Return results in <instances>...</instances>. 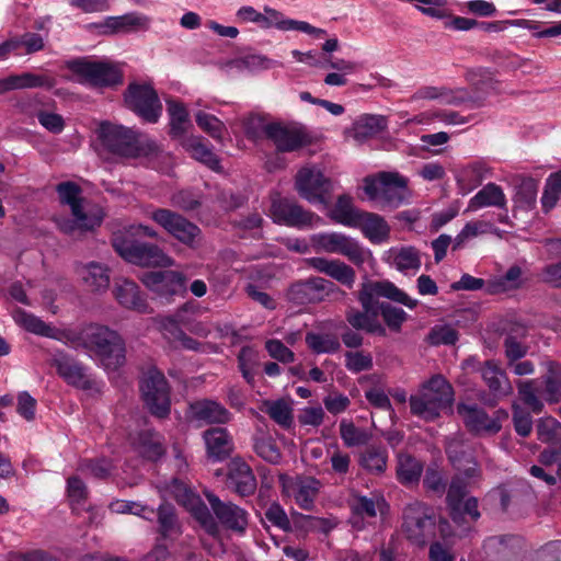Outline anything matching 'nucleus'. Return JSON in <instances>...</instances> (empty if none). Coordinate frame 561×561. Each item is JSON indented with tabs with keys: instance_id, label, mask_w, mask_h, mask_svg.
Here are the masks:
<instances>
[{
	"instance_id": "1",
	"label": "nucleus",
	"mask_w": 561,
	"mask_h": 561,
	"mask_svg": "<svg viewBox=\"0 0 561 561\" xmlns=\"http://www.w3.org/2000/svg\"><path fill=\"white\" fill-rule=\"evenodd\" d=\"M85 351L107 371H115L126 364V342L123 335L101 323L85 324Z\"/></svg>"
},
{
	"instance_id": "2",
	"label": "nucleus",
	"mask_w": 561,
	"mask_h": 561,
	"mask_svg": "<svg viewBox=\"0 0 561 561\" xmlns=\"http://www.w3.org/2000/svg\"><path fill=\"white\" fill-rule=\"evenodd\" d=\"M98 137L106 151L122 158L151 156L159 150L156 141L130 128L108 122L101 123Z\"/></svg>"
},
{
	"instance_id": "3",
	"label": "nucleus",
	"mask_w": 561,
	"mask_h": 561,
	"mask_svg": "<svg viewBox=\"0 0 561 561\" xmlns=\"http://www.w3.org/2000/svg\"><path fill=\"white\" fill-rule=\"evenodd\" d=\"M112 245L125 261L135 265L169 267L174 263L158 245L136 241L126 233H114Z\"/></svg>"
},
{
	"instance_id": "4",
	"label": "nucleus",
	"mask_w": 561,
	"mask_h": 561,
	"mask_svg": "<svg viewBox=\"0 0 561 561\" xmlns=\"http://www.w3.org/2000/svg\"><path fill=\"white\" fill-rule=\"evenodd\" d=\"M364 191L370 201L381 207L397 208L407 198L408 182L399 173L380 172L376 178L364 179Z\"/></svg>"
},
{
	"instance_id": "5",
	"label": "nucleus",
	"mask_w": 561,
	"mask_h": 561,
	"mask_svg": "<svg viewBox=\"0 0 561 561\" xmlns=\"http://www.w3.org/2000/svg\"><path fill=\"white\" fill-rule=\"evenodd\" d=\"M436 515L434 510L420 501L408 503L402 512V531L408 540L424 546L435 536Z\"/></svg>"
},
{
	"instance_id": "6",
	"label": "nucleus",
	"mask_w": 561,
	"mask_h": 561,
	"mask_svg": "<svg viewBox=\"0 0 561 561\" xmlns=\"http://www.w3.org/2000/svg\"><path fill=\"white\" fill-rule=\"evenodd\" d=\"M56 192L59 202L70 207L72 216L83 231L93 230L101 226L104 218L103 209L96 205L84 207V198L81 196L82 190L77 183L72 181L61 182L57 184Z\"/></svg>"
},
{
	"instance_id": "7",
	"label": "nucleus",
	"mask_w": 561,
	"mask_h": 561,
	"mask_svg": "<svg viewBox=\"0 0 561 561\" xmlns=\"http://www.w3.org/2000/svg\"><path fill=\"white\" fill-rule=\"evenodd\" d=\"M66 67L79 77L78 81L80 83L92 87H114L123 82L122 70L111 62L77 58L67 61Z\"/></svg>"
},
{
	"instance_id": "8",
	"label": "nucleus",
	"mask_w": 561,
	"mask_h": 561,
	"mask_svg": "<svg viewBox=\"0 0 561 561\" xmlns=\"http://www.w3.org/2000/svg\"><path fill=\"white\" fill-rule=\"evenodd\" d=\"M295 187L299 196L310 204L329 205L335 183L316 167L301 168L295 178Z\"/></svg>"
},
{
	"instance_id": "9",
	"label": "nucleus",
	"mask_w": 561,
	"mask_h": 561,
	"mask_svg": "<svg viewBox=\"0 0 561 561\" xmlns=\"http://www.w3.org/2000/svg\"><path fill=\"white\" fill-rule=\"evenodd\" d=\"M150 218L188 248H195L201 240L199 227L179 213L168 208H158L151 213Z\"/></svg>"
},
{
	"instance_id": "10",
	"label": "nucleus",
	"mask_w": 561,
	"mask_h": 561,
	"mask_svg": "<svg viewBox=\"0 0 561 561\" xmlns=\"http://www.w3.org/2000/svg\"><path fill=\"white\" fill-rule=\"evenodd\" d=\"M316 252L335 253L346 256L355 265L365 262L366 254L359 243L341 232H319L310 237Z\"/></svg>"
},
{
	"instance_id": "11",
	"label": "nucleus",
	"mask_w": 561,
	"mask_h": 561,
	"mask_svg": "<svg viewBox=\"0 0 561 561\" xmlns=\"http://www.w3.org/2000/svg\"><path fill=\"white\" fill-rule=\"evenodd\" d=\"M141 393L150 413L164 419L170 413V388L164 375L156 368L149 369L141 381Z\"/></svg>"
},
{
	"instance_id": "12",
	"label": "nucleus",
	"mask_w": 561,
	"mask_h": 561,
	"mask_svg": "<svg viewBox=\"0 0 561 561\" xmlns=\"http://www.w3.org/2000/svg\"><path fill=\"white\" fill-rule=\"evenodd\" d=\"M125 102L128 108L148 123H157L162 112L157 92L147 84H129Z\"/></svg>"
},
{
	"instance_id": "13",
	"label": "nucleus",
	"mask_w": 561,
	"mask_h": 561,
	"mask_svg": "<svg viewBox=\"0 0 561 561\" xmlns=\"http://www.w3.org/2000/svg\"><path fill=\"white\" fill-rule=\"evenodd\" d=\"M337 287L322 277H310L293 284L286 294L288 301L304 306L325 300Z\"/></svg>"
},
{
	"instance_id": "14",
	"label": "nucleus",
	"mask_w": 561,
	"mask_h": 561,
	"mask_svg": "<svg viewBox=\"0 0 561 561\" xmlns=\"http://www.w3.org/2000/svg\"><path fill=\"white\" fill-rule=\"evenodd\" d=\"M271 216L274 222L298 229L313 226L320 217L312 211L304 209L295 201L277 197L272 201Z\"/></svg>"
},
{
	"instance_id": "15",
	"label": "nucleus",
	"mask_w": 561,
	"mask_h": 561,
	"mask_svg": "<svg viewBox=\"0 0 561 561\" xmlns=\"http://www.w3.org/2000/svg\"><path fill=\"white\" fill-rule=\"evenodd\" d=\"M467 373H479L494 398H504L512 393L513 388L506 374L493 360L479 362L469 357L461 364Z\"/></svg>"
},
{
	"instance_id": "16",
	"label": "nucleus",
	"mask_w": 561,
	"mask_h": 561,
	"mask_svg": "<svg viewBox=\"0 0 561 561\" xmlns=\"http://www.w3.org/2000/svg\"><path fill=\"white\" fill-rule=\"evenodd\" d=\"M141 282L147 288L168 301L174 296L183 295L186 290L185 276L181 272L171 270L146 272Z\"/></svg>"
},
{
	"instance_id": "17",
	"label": "nucleus",
	"mask_w": 561,
	"mask_h": 561,
	"mask_svg": "<svg viewBox=\"0 0 561 561\" xmlns=\"http://www.w3.org/2000/svg\"><path fill=\"white\" fill-rule=\"evenodd\" d=\"M266 138L278 152H293L310 144V136L302 126L270 123Z\"/></svg>"
},
{
	"instance_id": "18",
	"label": "nucleus",
	"mask_w": 561,
	"mask_h": 561,
	"mask_svg": "<svg viewBox=\"0 0 561 561\" xmlns=\"http://www.w3.org/2000/svg\"><path fill=\"white\" fill-rule=\"evenodd\" d=\"M457 413L461 416L465 425L470 432L476 434H496L501 431V417H506L507 413L503 410L495 412L491 417L477 404L459 403Z\"/></svg>"
},
{
	"instance_id": "19",
	"label": "nucleus",
	"mask_w": 561,
	"mask_h": 561,
	"mask_svg": "<svg viewBox=\"0 0 561 561\" xmlns=\"http://www.w3.org/2000/svg\"><path fill=\"white\" fill-rule=\"evenodd\" d=\"M375 295L402 304L410 309H414L419 304L416 299L411 298L394 284L390 282H377L363 284L358 293V300L363 309L373 310Z\"/></svg>"
},
{
	"instance_id": "20",
	"label": "nucleus",
	"mask_w": 561,
	"mask_h": 561,
	"mask_svg": "<svg viewBox=\"0 0 561 561\" xmlns=\"http://www.w3.org/2000/svg\"><path fill=\"white\" fill-rule=\"evenodd\" d=\"M205 497L215 514L216 518L227 529L243 533L248 526V513L233 504L232 502H224L216 494L205 492Z\"/></svg>"
},
{
	"instance_id": "21",
	"label": "nucleus",
	"mask_w": 561,
	"mask_h": 561,
	"mask_svg": "<svg viewBox=\"0 0 561 561\" xmlns=\"http://www.w3.org/2000/svg\"><path fill=\"white\" fill-rule=\"evenodd\" d=\"M58 375L70 386L82 390L93 387V381L87 373V367L70 356L60 354L53 359Z\"/></svg>"
},
{
	"instance_id": "22",
	"label": "nucleus",
	"mask_w": 561,
	"mask_h": 561,
	"mask_svg": "<svg viewBox=\"0 0 561 561\" xmlns=\"http://www.w3.org/2000/svg\"><path fill=\"white\" fill-rule=\"evenodd\" d=\"M490 561H523L522 540L515 536H495L485 540Z\"/></svg>"
},
{
	"instance_id": "23",
	"label": "nucleus",
	"mask_w": 561,
	"mask_h": 561,
	"mask_svg": "<svg viewBox=\"0 0 561 561\" xmlns=\"http://www.w3.org/2000/svg\"><path fill=\"white\" fill-rule=\"evenodd\" d=\"M113 295L116 301L125 309L140 313H148L149 306L145 294L139 286L127 278H118L113 286Z\"/></svg>"
},
{
	"instance_id": "24",
	"label": "nucleus",
	"mask_w": 561,
	"mask_h": 561,
	"mask_svg": "<svg viewBox=\"0 0 561 561\" xmlns=\"http://www.w3.org/2000/svg\"><path fill=\"white\" fill-rule=\"evenodd\" d=\"M227 486L240 496H250L256 491V478L251 467L241 459H233L228 469Z\"/></svg>"
},
{
	"instance_id": "25",
	"label": "nucleus",
	"mask_w": 561,
	"mask_h": 561,
	"mask_svg": "<svg viewBox=\"0 0 561 561\" xmlns=\"http://www.w3.org/2000/svg\"><path fill=\"white\" fill-rule=\"evenodd\" d=\"M448 459L459 473L466 478H474L479 474V466L472 455V448L458 438L448 440L446 446Z\"/></svg>"
},
{
	"instance_id": "26",
	"label": "nucleus",
	"mask_w": 561,
	"mask_h": 561,
	"mask_svg": "<svg viewBox=\"0 0 561 561\" xmlns=\"http://www.w3.org/2000/svg\"><path fill=\"white\" fill-rule=\"evenodd\" d=\"M308 266L323 273L348 289L353 288L356 274L355 271L340 260H329L321 256H313L306 260Z\"/></svg>"
},
{
	"instance_id": "27",
	"label": "nucleus",
	"mask_w": 561,
	"mask_h": 561,
	"mask_svg": "<svg viewBox=\"0 0 561 561\" xmlns=\"http://www.w3.org/2000/svg\"><path fill=\"white\" fill-rule=\"evenodd\" d=\"M182 491V493L175 494L178 502L192 512L193 516L201 523L207 534L213 537L218 536L219 526L207 506L202 503L201 499L192 491L185 488H183Z\"/></svg>"
},
{
	"instance_id": "28",
	"label": "nucleus",
	"mask_w": 561,
	"mask_h": 561,
	"mask_svg": "<svg viewBox=\"0 0 561 561\" xmlns=\"http://www.w3.org/2000/svg\"><path fill=\"white\" fill-rule=\"evenodd\" d=\"M193 420L206 424H226L231 420V413L219 402L203 399L190 405Z\"/></svg>"
},
{
	"instance_id": "29",
	"label": "nucleus",
	"mask_w": 561,
	"mask_h": 561,
	"mask_svg": "<svg viewBox=\"0 0 561 561\" xmlns=\"http://www.w3.org/2000/svg\"><path fill=\"white\" fill-rule=\"evenodd\" d=\"M150 20L138 13H127L119 16H107L100 25L103 34H126L138 30H147Z\"/></svg>"
},
{
	"instance_id": "30",
	"label": "nucleus",
	"mask_w": 561,
	"mask_h": 561,
	"mask_svg": "<svg viewBox=\"0 0 561 561\" xmlns=\"http://www.w3.org/2000/svg\"><path fill=\"white\" fill-rule=\"evenodd\" d=\"M288 486L293 493L297 505L306 511H310L314 506V501L319 494L321 483L312 477L298 476L290 481Z\"/></svg>"
},
{
	"instance_id": "31",
	"label": "nucleus",
	"mask_w": 561,
	"mask_h": 561,
	"mask_svg": "<svg viewBox=\"0 0 561 561\" xmlns=\"http://www.w3.org/2000/svg\"><path fill=\"white\" fill-rule=\"evenodd\" d=\"M419 394L427 401H433L434 405L440 410L449 407L454 401L453 387L442 375L433 376L423 385Z\"/></svg>"
},
{
	"instance_id": "32",
	"label": "nucleus",
	"mask_w": 561,
	"mask_h": 561,
	"mask_svg": "<svg viewBox=\"0 0 561 561\" xmlns=\"http://www.w3.org/2000/svg\"><path fill=\"white\" fill-rule=\"evenodd\" d=\"M56 85L55 78L46 75H34L24 72L21 75H11L0 79V93L19 89L46 88L51 89Z\"/></svg>"
},
{
	"instance_id": "33",
	"label": "nucleus",
	"mask_w": 561,
	"mask_h": 561,
	"mask_svg": "<svg viewBox=\"0 0 561 561\" xmlns=\"http://www.w3.org/2000/svg\"><path fill=\"white\" fill-rule=\"evenodd\" d=\"M387 127V121L381 115L364 114L357 117L352 127L345 133L357 142H364L375 137Z\"/></svg>"
},
{
	"instance_id": "34",
	"label": "nucleus",
	"mask_w": 561,
	"mask_h": 561,
	"mask_svg": "<svg viewBox=\"0 0 561 561\" xmlns=\"http://www.w3.org/2000/svg\"><path fill=\"white\" fill-rule=\"evenodd\" d=\"M357 220V225L353 228H358L363 234L373 243L386 242L390 237V226L378 214L363 211Z\"/></svg>"
},
{
	"instance_id": "35",
	"label": "nucleus",
	"mask_w": 561,
	"mask_h": 561,
	"mask_svg": "<svg viewBox=\"0 0 561 561\" xmlns=\"http://www.w3.org/2000/svg\"><path fill=\"white\" fill-rule=\"evenodd\" d=\"M130 439L135 450L144 458L157 460L164 454L162 436L151 428L139 431Z\"/></svg>"
},
{
	"instance_id": "36",
	"label": "nucleus",
	"mask_w": 561,
	"mask_h": 561,
	"mask_svg": "<svg viewBox=\"0 0 561 561\" xmlns=\"http://www.w3.org/2000/svg\"><path fill=\"white\" fill-rule=\"evenodd\" d=\"M203 437L210 458L221 461L230 456L233 444L226 428L211 427L204 432Z\"/></svg>"
},
{
	"instance_id": "37",
	"label": "nucleus",
	"mask_w": 561,
	"mask_h": 561,
	"mask_svg": "<svg viewBox=\"0 0 561 561\" xmlns=\"http://www.w3.org/2000/svg\"><path fill=\"white\" fill-rule=\"evenodd\" d=\"M264 12L267 14L270 27H276L280 31H300L317 38H321L327 35L325 30L314 27L305 21L286 19L282 12L270 7H265Z\"/></svg>"
},
{
	"instance_id": "38",
	"label": "nucleus",
	"mask_w": 561,
	"mask_h": 561,
	"mask_svg": "<svg viewBox=\"0 0 561 561\" xmlns=\"http://www.w3.org/2000/svg\"><path fill=\"white\" fill-rule=\"evenodd\" d=\"M387 262L401 273H416L421 268V254L414 247H396L387 252Z\"/></svg>"
},
{
	"instance_id": "39",
	"label": "nucleus",
	"mask_w": 561,
	"mask_h": 561,
	"mask_svg": "<svg viewBox=\"0 0 561 561\" xmlns=\"http://www.w3.org/2000/svg\"><path fill=\"white\" fill-rule=\"evenodd\" d=\"M346 321L355 330H362L369 334L386 336V328L378 321L377 312L373 310L363 311L351 308L345 314Z\"/></svg>"
},
{
	"instance_id": "40",
	"label": "nucleus",
	"mask_w": 561,
	"mask_h": 561,
	"mask_svg": "<svg viewBox=\"0 0 561 561\" xmlns=\"http://www.w3.org/2000/svg\"><path fill=\"white\" fill-rule=\"evenodd\" d=\"M182 146L192 158L204 163L214 171L220 170V160L213 152V150L205 144L204 139L199 136H190L184 138Z\"/></svg>"
},
{
	"instance_id": "41",
	"label": "nucleus",
	"mask_w": 561,
	"mask_h": 561,
	"mask_svg": "<svg viewBox=\"0 0 561 561\" xmlns=\"http://www.w3.org/2000/svg\"><path fill=\"white\" fill-rule=\"evenodd\" d=\"M506 196L502 187L495 183L484 185L469 202V207L478 209L482 207L506 208Z\"/></svg>"
},
{
	"instance_id": "42",
	"label": "nucleus",
	"mask_w": 561,
	"mask_h": 561,
	"mask_svg": "<svg viewBox=\"0 0 561 561\" xmlns=\"http://www.w3.org/2000/svg\"><path fill=\"white\" fill-rule=\"evenodd\" d=\"M363 210L354 207L353 199L350 195H340L336 199L334 207L331 209L330 218L340 225L353 228L357 225Z\"/></svg>"
},
{
	"instance_id": "43",
	"label": "nucleus",
	"mask_w": 561,
	"mask_h": 561,
	"mask_svg": "<svg viewBox=\"0 0 561 561\" xmlns=\"http://www.w3.org/2000/svg\"><path fill=\"white\" fill-rule=\"evenodd\" d=\"M195 305L193 302H185L181 306L174 314L167 317L162 322V328L165 337L171 342H179L185 334V332L180 328V324H187L188 320L186 319V313L195 312Z\"/></svg>"
},
{
	"instance_id": "44",
	"label": "nucleus",
	"mask_w": 561,
	"mask_h": 561,
	"mask_svg": "<svg viewBox=\"0 0 561 561\" xmlns=\"http://www.w3.org/2000/svg\"><path fill=\"white\" fill-rule=\"evenodd\" d=\"M545 386L542 391L543 400L549 404L561 402V365L556 362L548 364L547 373L542 377Z\"/></svg>"
},
{
	"instance_id": "45",
	"label": "nucleus",
	"mask_w": 561,
	"mask_h": 561,
	"mask_svg": "<svg viewBox=\"0 0 561 561\" xmlns=\"http://www.w3.org/2000/svg\"><path fill=\"white\" fill-rule=\"evenodd\" d=\"M252 447L254 453L272 465H278L282 461V451L276 440L266 433H257L252 437Z\"/></svg>"
},
{
	"instance_id": "46",
	"label": "nucleus",
	"mask_w": 561,
	"mask_h": 561,
	"mask_svg": "<svg viewBox=\"0 0 561 561\" xmlns=\"http://www.w3.org/2000/svg\"><path fill=\"white\" fill-rule=\"evenodd\" d=\"M467 482L459 476H456L447 491V505L450 511V517L454 522L460 523L462 519V502L467 494Z\"/></svg>"
},
{
	"instance_id": "47",
	"label": "nucleus",
	"mask_w": 561,
	"mask_h": 561,
	"mask_svg": "<svg viewBox=\"0 0 561 561\" xmlns=\"http://www.w3.org/2000/svg\"><path fill=\"white\" fill-rule=\"evenodd\" d=\"M522 274L523 271L519 266H511L503 276L486 283L485 293L497 295L518 289L522 286Z\"/></svg>"
},
{
	"instance_id": "48",
	"label": "nucleus",
	"mask_w": 561,
	"mask_h": 561,
	"mask_svg": "<svg viewBox=\"0 0 561 561\" xmlns=\"http://www.w3.org/2000/svg\"><path fill=\"white\" fill-rule=\"evenodd\" d=\"M84 284L93 291L107 289L110 285L108 270L96 262H91L80 270Z\"/></svg>"
},
{
	"instance_id": "49",
	"label": "nucleus",
	"mask_w": 561,
	"mask_h": 561,
	"mask_svg": "<svg viewBox=\"0 0 561 561\" xmlns=\"http://www.w3.org/2000/svg\"><path fill=\"white\" fill-rule=\"evenodd\" d=\"M14 321L23 327L26 331L46 337H56V329L45 323L38 317L24 311L23 309H15L13 311Z\"/></svg>"
},
{
	"instance_id": "50",
	"label": "nucleus",
	"mask_w": 561,
	"mask_h": 561,
	"mask_svg": "<svg viewBox=\"0 0 561 561\" xmlns=\"http://www.w3.org/2000/svg\"><path fill=\"white\" fill-rule=\"evenodd\" d=\"M423 472V463L409 454L398 456L397 476L402 484L417 482Z\"/></svg>"
},
{
	"instance_id": "51",
	"label": "nucleus",
	"mask_w": 561,
	"mask_h": 561,
	"mask_svg": "<svg viewBox=\"0 0 561 561\" xmlns=\"http://www.w3.org/2000/svg\"><path fill=\"white\" fill-rule=\"evenodd\" d=\"M485 174L486 169L479 162L463 168L456 178L459 191L462 194L471 192L482 183Z\"/></svg>"
},
{
	"instance_id": "52",
	"label": "nucleus",
	"mask_w": 561,
	"mask_h": 561,
	"mask_svg": "<svg viewBox=\"0 0 561 561\" xmlns=\"http://www.w3.org/2000/svg\"><path fill=\"white\" fill-rule=\"evenodd\" d=\"M387 451L380 447H368L359 457V465L369 473L380 474L387 467Z\"/></svg>"
},
{
	"instance_id": "53",
	"label": "nucleus",
	"mask_w": 561,
	"mask_h": 561,
	"mask_svg": "<svg viewBox=\"0 0 561 561\" xmlns=\"http://www.w3.org/2000/svg\"><path fill=\"white\" fill-rule=\"evenodd\" d=\"M385 506L386 502L381 496L357 495L354 497L351 507L353 513L362 518H374Z\"/></svg>"
},
{
	"instance_id": "54",
	"label": "nucleus",
	"mask_w": 561,
	"mask_h": 561,
	"mask_svg": "<svg viewBox=\"0 0 561 561\" xmlns=\"http://www.w3.org/2000/svg\"><path fill=\"white\" fill-rule=\"evenodd\" d=\"M237 360L238 368L241 371L242 377L249 385H253L255 377L254 369L260 364L257 351L250 345H245L239 351Z\"/></svg>"
},
{
	"instance_id": "55",
	"label": "nucleus",
	"mask_w": 561,
	"mask_h": 561,
	"mask_svg": "<svg viewBox=\"0 0 561 561\" xmlns=\"http://www.w3.org/2000/svg\"><path fill=\"white\" fill-rule=\"evenodd\" d=\"M168 112L170 116V135L173 138L183 137L188 125V113L185 106L182 103L169 101Z\"/></svg>"
},
{
	"instance_id": "56",
	"label": "nucleus",
	"mask_w": 561,
	"mask_h": 561,
	"mask_svg": "<svg viewBox=\"0 0 561 561\" xmlns=\"http://www.w3.org/2000/svg\"><path fill=\"white\" fill-rule=\"evenodd\" d=\"M519 399L531 412L539 414L543 410V401L538 396L537 379L519 380L517 383Z\"/></svg>"
},
{
	"instance_id": "57",
	"label": "nucleus",
	"mask_w": 561,
	"mask_h": 561,
	"mask_svg": "<svg viewBox=\"0 0 561 561\" xmlns=\"http://www.w3.org/2000/svg\"><path fill=\"white\" fill-rule=\"evenodd\" d=\"M264 407L268 416L279 426L284 428L291 426L294 421L293 409L285 400L265 401Z\"/></svg>"
},
{
	"instance_id": "58",
	"label": "nucleus",
	"mask_w": 561,
	"mask_h": 561,
	"mask_svg": "<svg viewBox=\"0 0 561 561\" xmlns=\"http://www.w3.org/2000/svg\"><path fill=\"white\" fill-rule=\"evenodd\" d=\"M538 181L533 178H524L516 187L515 203L525 209H531L536 205Z\"/></svg>"
},
{
	"instance_id": "59",
	"label": "nucleus",
	"mask_w": 561,
	"mask_h": 561,
	"mask_svg": "<svg viewBox=\"0 0 561 561\" xmlns=\"http://www.w3.org/2000/svg\"><path fill=\"white\" fill-rule=\"evenodd\" d=\"M340 436L348 448L366 445L370 439V435L365 430L356 427L347 420L340 422Z\"/></svg>"
},
{
	"instance_id": "60",
	"label": "nucleus",
	"mask_w": 561,
	"mask_h": 561,
	"mask_svg": "<svg viewBox=\"0 0 561 561\" xmlns=\"http://www.w3.org/2000/svg\"><path fill=\"white\" fill-rule=\"evenodd\" d=\"M306 343L317 354L335 353L341 348L337 337L330 334L309 332L306 335Z\"/></svg>"
},
{
	"instance_id": "61",
	"label": "nucleus",
	"mask_w": 561,
	"mask_h": 561,
	"mask_svg": "<svg viewBox=\"0 0 561 561\" xmlns=\"http://www.w3.org/2000/svg\"><path fill=\"white\" fill-rule=\"evenodd\" d=\"M159 531L163 538H169L179 533L178 517L171 504L163 503L157 511Z\"/></svg>"
},
{
	"instance_id": "62",
	"label": "nucleus",
	"mask_w": 561,
	"mask_h": 561,
	"mask_svg": "<svg viewBox=\"0 0 561 561\" xmlns=\"http://www.w3.org/2000/svg\"><path fill=\"white\" fill-rule=\"evenodd\" d=\"M196 124L211 138L221 142L226 133L225 124L215 115L199 111L195 115Z\"/></svg>"
},
{
	"instance_id": "63",
	"label": "nucleus",
	"mask_w": 561,
	"mask_h": 561,
	"mask_svg": "<svg viewBox=\"0 0 561 561\" xmlns=\"http://www.w3.org/2000/svg\"><path fill=\"white\" fill-rule=\"evenodd\" d=\"M409 401L412 414L425 421H434L440 414L442 410L435 407L433 401L425 400L419 393L411 396Z\"/></svg>"
},
{
	"instance_id": "64",
	"label": "nucleus",
	"mask_w": 561,
	"mask_h": 561,
	"mask_svg": "<svg viewBox=\"0 0 561 561\" xmlns=\"http://www.w3.org/2000/svg\"><path fill=\"white\" fill-rule=\"evenodd\" d=\"M268 124L265 117L260 114H248L242 118V127L248 139L257 140L263 135L266 137Z\"/></svg>"
}]
</instances>
